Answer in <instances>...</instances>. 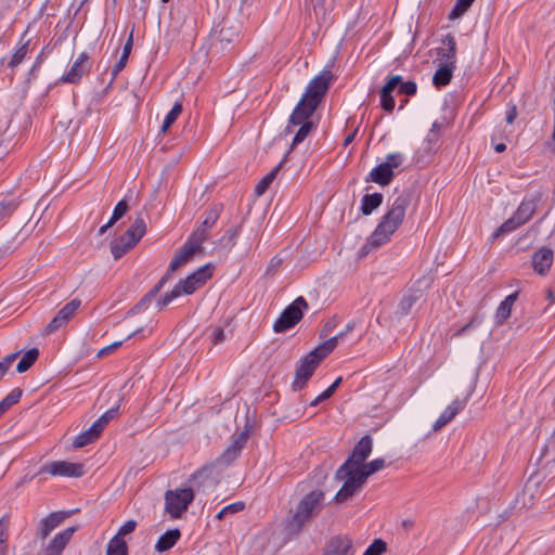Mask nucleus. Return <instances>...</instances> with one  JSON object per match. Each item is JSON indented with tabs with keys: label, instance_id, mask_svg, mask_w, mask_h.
<instances>
[{
	"label": "nucleus",
	"instance_id": "nucleus-49",
	"mask_svg": "<svg viewBox=\"0 0 555 555\" xmlns=\"http://www.w3.org/2000/svg\"><path fill=\"white\" fill-rule=\"evenodd\" d=\"M313 126V122H304V125H300V128L295 133V137L293 139L292 147L302 142L308 137Z\"/></svg>",
	"mask_w": 555,
	"mask_h": 555
},
{
	"label": "nucleus",
	"instance_id": "nucleus-18",
	"mask_svg": "<svg viewBox=\"0 0 555 555\" xmlns=\"http://www.w3.org/2000/svg\"><path fill=\"white\" fill-rule=\"evenodd\" d=\"M317 108L318 107L310 102H306V100L300 99L289 116L288 125L285 131L291 132V126L304 125V122H312L309 120V118L313 115Z\"/></svg>",
	"mask_w": 555,
	"mask_h": 555
},
{
	"label": "nucleus",
	"instance_id": "nucleus-47",
	"mask_svg": "<svg viewBox=\"0 0 555 555\" xmlns=\"http://www.w3.org/2000/svg\"><path fill=\"white\" fill-rule=\"evenodd\" d=\"M129 205L126 199H121L115 206L112 217L109 219V224H115L119 219H121L128 211Z\"/></svg>",
	"mask_w": 555,
	"mask_h": 555
},
{
	"label": "nucleus",
	"instance_id": "nucleus-45",
	"mask_svg": "<svg viewBox=\"0 0 555 555\" xmlns=\"http://www.w3.org/2000/svg\"><path fill=\"white\" fill-rule=\"evenodd\" d=\"M475 0H456L455 5L449 14L450 20L461 17L474 3Z\"/></svg>",
	"mask_w": 555,
	"mask_h": 555
},
{
	"label": "nucleus",
	"instance_id": "nucleus-43",
	"mask_svg": "<svg viewBox=\"0 0 555 555\" xmlns=\"http://www.w3.org/2000/svg\"><path fill=\"white\" fill-rule=\"evenodd\" d=\"M20 202L15 198L7 199L0 202V221L4 218L11 216L18 207Z\"/></svg>",
	"mask_w": 555,
	"mask_h": 555
},
{
	"label": "nucleus",
	"instance_id": "nucleus-32",
	"mask_svg": "<svg viewBox=\"0 0 555 555\" xmlns=\"http://www.w3.org/2000/svg\"><path fill=\"white\" fill-rule=\"evenodd\" d=\"M285 162V158H283L279 165H276L268 175H266L256 185L255 188V194L257 196H260L266 193V191L269 189L270 184L275 179L278 172L282 168L283 164Z\"/></svg>",
	"mask_w": 555,
	"mask_h": 555
},
{
	"label": "nucleus",
	"instance_id": "nucleus-15",
	"mask_svg": "<svg viewBox=\"0 0 555 555\" xmlns=\"http://www.w3.org/2000/svg\"><path fill=\"white\" fill-rule=\"evenodd\" d=\"M70 514L72 512L59 511L40 519L37 526L36 539L46 540Z\"/></svg>",
	"mask_w": 555,
	"mask_h": 555
},
{
	"label": "nucleus",
	"instance_id": "nucleus-31",
	"mask_svg": "<svg viewBox=\"0 0 555 555\" xmlns=\"http://www.w3.org/2000/svg\"><path fill=\"white\" fill-rule=\"evenodd\" d=\"M133 247H134V245H132L130 242H128L127 237H124L122 235L114 238L111 242V253L116 260L121 258L125 254L130 251Z\"/></svg>",
	"mask_w": 555,
	"mask_h": 555
},
{
	"label": "nucleus",
	"instance_id": "nucleus-39",
	"mask_svg": "<svg viewBox=\"0 0 555 555\" xmlns=\"http://www.w3.org/2000/svg\"><path fill=\"white\" fill-rule=\"evenodd\" d=\"M118 410L119 404H116L115 406L106 411L100 418H98L92 424L93 428L101 435V433L107 426V424L117 415Z\"/></svg>",
	"mask_w": 555,
	"mask_h": 555
},
{
	"label": "nucleus",
	"instance_id": "nucleus-3",
	"mask_svg": "<svg viewBox=\"0 0 555 555\" xmlns=\"http://www.w3.org/2000/svg\"><path fill=\"white\" fill-rule=\"evenodd\" d=\"M384 459H375L369 463L362 462L341 475L344 483L334 496L338 504L345 503L358 493L365 485L367 478L385 467Z\"/></svg>",
	"mask_w": 555,
	"mask_h": 555
},
{
	"label": "nucleus",
	"instance_id": "nucleus-17",
	"mask_svg": "<svg viewBox=\"0 0 555 555\" xmlns=\"http://www.w3.org/2000/svg\"><path fill=\"white\" fill-rule=\"evenodd\" d=\"M77 527H68L56 533L54 538L43 547L42 555H62L64 548L72 540Z\"/></svg>",
	"mask_w": 555,
	"mask_h": 555
},
{
	"label": "nucleus",
	"instance_id": "nucleus-2",
	"mask_svg": "<svg viewBox=\"0 0 555 555\" xmlns=\"http://www.w3.org/2000/svg\"><path fill=\"white\" fill-rule=\"evenodd\" d=\"M325 493L320 489H314L306 493L297 503L295 509L286 520V531L288 535H298L305 525L313 517H317L324 506Z\"/></svg>",
	"mask_w": 555,
	"mask_h": 555
},
{
	"label": "nucleus",
	"instance_id": "nucleus-44",
	"mask_svg": "<svg viewBox=\"0 0 555 555\" xmlns=\"http://www.w3.org/2000/svg\"><path fill=\"white\" fill-rule=\"evenodd\" d=\"M221 209H222V206H220V205L212 206L206 212V217L199 225H202V228H206L208 230L210 228H212L220 216Z\"/></svg>",
	"mask_w": 555,
	"mask_h": 555
},
{
	"label": "nucleus",
	"instance_id": "nucleus-25",
	"mask_svg": "<svg viewBox=\"0 0 555 555\" xmlns=\"http://www.w3.org/2000/svg\"><path fill=\"white\" fill-rule=\"evenodd\" d=\"M437 54L441 63L452 62L455 65L456 42L451 34L441 40V46L437 48Z\"/></svg>",
	"mask_w": 555,
	"mask_h": 555
},
{
	"label": "nucleus",
	"instance_id": "nucleus-33",
	"mask_svg": "<svg viewBox=\"0 0 555 555\" xmlns=\"http://www.w3.org/2000/svg\"><path fill=\"white\" fill-rule=\"evenodd\" d=\"M89 72L87 65L79 64L76 61L72 65L69 72L61 78L63 82L77 83L80 81L82 76Z\"/></svg>",
	"mask_w": 555,
	"mask_h": 555
},
{
	"label": "nucleus",
	"instance_id": "nucleus-19",
	"mask_svg": "<svg viewBox=\"0 0 555 555\" xmlns=\"http://www.w3.org/2000/svg\"><path fill=\"white\" fill-rule=\"evenodd\" d=\"M401 82L400 75H393L388 78L386 83L380 89V107L387 112L391 113L395 108V99L392 96V92L399 83Z\"/></svg>",
	"mask_w": 555,
	"mask_h": 555
},
{
	"label": "nucleus",
	"instance_id": "nucleus-42",
	"mask_svg": "<svg viewBox=\"0 0 555 555\" xmlns=\"http://www.w3.org/2000/svg\"><path fill=\"white\" fill-rule=\"evenodd\" d=\"M240 233V225L232 227L227 230L222 237L219 240V245L224 248H232L235 245L236 237Z\"/></svg>",
	"mask_w": 555,
	"mask_h": 555
},
{
	"label": "nucleus",
	"instance_id": "nucleus-63",
	"mask_svg": "<svg viewBox=\"0 0 555 555\" xmlns=\"http://www.w3.org/2000/svg\"><path fill=\"white\" fill-rule=\"evenodd\" d=\"M122 341H115L104 348H102L99 352H98V357L101 358V357H104L106 354H108L109 352L116 350L117 348H119L121 346Z\"/></svg>",
	"mask_w": 555,
	"mask_h": 555
},
{
	"label": "nucleus",
	"instance_id": "nucleus-16",
	"mask_svg": "<svg viewBox=\"0 0 555 555\" xmlns=\"http://www.w3.org/2000/svg\"><path fill=\"white\" fill-rule=\"evenodd\" d=\"M317 367L318 364H315L314 359L307 356L304 357L295 371V379L292 384L293 390H301L311 378Z\"/></svg>",
	"mask_w": 555,
	"mask_h": 555
},
{
	"label": "nucleus",
	"instance_id": "nucleus-5",
	"mask_svg": "<svg viewBox=\"0 0 555 555\" xmlns=\"http://www.w3.org/2000/svg\"><path fill=\"white\" fill-rule=\"evenodd\" d=\"M223 469L224 468L219 466V464L215 461L194 473L191 477L193 492H207L209 490H214L220 481V475Z\"/></svg>",
	"mask_w": 555,
	"mask_h": 555
},
{
	"label": "nucleus",
	"instance_id": "nucleus-26",
	"mask_svg": "<svg viewBox=\"0 0 555 555\" xmlns=\"http://www.w3.org/2000/svg\"><path fill=\"white\" fill-rule=\"evenodd\" d=\"M196 253H201L195 246L185 242L183 247L176 254L170 262V271H176L184 266Z\"/></svg>",
	"mask_w": 555,
	"mask_h": 555
},
{
	"label": "nucleus",
	"instance_id": "nucleus-48",
	"mask_svg": "<svg viewBox=\"0 0 555 555\" xmlns=\"http://www.w3.org/2000/svg\"><path fill=\"white\" fill-rule=\"evenodd\" d=\"M28 44H29V41H26L14 52L11 61L9 62L10 67L14 68L23 62L26 54L28 53Z\"/></svg>",
	"mask_w": 555,
	"mask_h": 555
},
{
	"label": "nucleus",
	"instance_id": "nucleus-13",
	"mask_svg": "<svg viewBox=\"0 0 555 555\" xmlns=\"http://www.w3.org/2000/svg\"><path fill=\"white\" fill-rule=\"evenodd\" d=\"M40 473H48L51 476L62 477H81L83 475V465L66 461H54L43 465Z\"/></svg>",
	"mask_w": 555,
	"mask_h": 555
},
{
	"label": "nucleus",
	"instance_id": "nucleus-12",
	"mask_svg": "<svg viewBox=\"0 0 555 555\" xmlns=\"http://www.w3.org/2000/svg\"><path fill=\"white\" fill-rule=\"evenodd\" d=\"M249 438V430L246 427L238 434H234L231 437L230 446L223 451V453L216 460L219 466L224 469L232 464L241 454L242 450L245 448L247 440Z\"/></svg>",
	"mask_w": 555,
	"mask_h": 555
},
{
	"label": "nucleus",
	"instance_id": "nucleus-54",
	"mask_svg": "<svg viewBox=\"0 0 555 555\" xmlns=\"http://www.w3.org/2000/svg\"><path fill=\"white\" fill-rule=\"evenodd\" d=\"M512 308L504 302H501L496 309V323L502 324L511 315Z\"/></svg>",
	"mask_w": 555,
	"mask_h": 555
},
{
	"label": "nucleus",
	"instance_id": "nucleus-35",
	"mask_svg": "<svg viewBox=\"0 0 555 555\" xmlns=\"http://www.w3.org/2000/svg\"><path fill=\"white\" fill-rule=\"evenodd\" d=\"M38 357H39V350L37 348H31V349L27 350L24 353V356L22 357V359L18 361V363L16 365V371L18 373H25L34 365V363L37 361Z\"/></svg>",
	"mask_w": 555,
	"mask_h": 555
},
{
	"label": "nucleus",
	"instance_id": "nucleus-52",
	"mask_svg": "<svg viewBox=\"0 0 555 555\" xmlns=\"http://www.w3.org/2000/svg\"><path fill=\"white\" fill-rule=\"evenodd\" d=\"M399 90V93L405 94V95H414L417 91V86L414 81H403L401 78V82L397 87Z\"/></svg>",
	"mask_w": 555,
	"mask_h": 555
},
{
	"label": "nucleus",
	"instance_id": "nucleus-61",
	"mask_svg": "<svg viewBox=\"0 0 555 555\" xmlns=\"http://www.w3.org/2000/svg\"><path fill=\"white\" fill-rule=\"evenodd\" d=\"M517 115L518 113L516 105L514 103H508L506 112V122L509 125L513 124Z\"/></svg>",
	"mask_w": 555,
	"mask_h": 555
},
{
	"label": "nucleus",
	"instance_id": "nucleus-27",
	"mask_svg": "<svg viewBox=\"0 0 555 555\" xmlns=\"http://www.w3.org/2000/svg\"><path fill=\"white\" fill-rule=\"evenodd\" d=\"M181 537V532L178 528L169 529L159 537L155 544V551L157 553H165L176 545Z\"/></svg>",
	"mask_w": 555,
	"mask_h": 555
},
{
	"label": "nucleus",
	"instance_id": "nucleus-46",
	"mask_svg": "<svg viewBox=\"0 0 555 555\" xmlns=\"http://www.w3.org/2000/svg\"><path fill=\"white\" fill-rule=\"evenodd\" d=\"M22 389L21 388H14L1 402L0 406L1 409L7 412L12 405L17 403L22 397Z\"/></svg>",
	"mask_w": 555,
	"mask_h": 555
},
{
	"label": "nucleus",
	"instance_id": "nucleus-1",
	"mask_svg": "<svg viewBox=\"0 0 555 555\" xmlns=\"http://www.w3.org/2000/svg\"><path fill=\"white\" fill-rule=\"evenodd\" d=\"M413 198V191L403 190L390 204L389 210L382 217L375 231L369 237L366 244L361 248V255L365 256L373 249L386 244L390 236L397 231L402 223L405 210L410 206Z\"/></svg>",
	"mask_w": 555,
	"mask_h": 555
},
{
	"label": "nucleus",
	"instance_id": "nucleus-20",
	"mask_svg": "<svg viewBox=\"0 0 555 555\" xmlns=\"http://www.w3.org/2000/svg\"><path fill=\"white\" fill-rule=\"evenodd\" d=\"M351 548V539L346 535H335L327 541L322 555H351L349 554Z\"/></svg>",
	"mask_w": 555,
	"mask_h": 555
},
{
	"label": "nucleus",
	"instance_id": "nucleus-21",
	"mask_svg": "<svg viewBox=\"0 0 555 555\" xmlns=\"http://www.w3.org/2000/svg\"><path fill=\"white\" fill-rule=\"evenodd\" d=\"M542 198V193H535L531 198L524 199L514 216L522 224L528 222L537 210L538 203Z\"/></svg>",
	"mask_w": 555,
	"mask_h": 555
},
{
	"label": "nucleus",
	"instance_id": "nucleus-56",
	"mask_svg": "<svg viewBox=\"0 0 555 555\" xmlns=\"http://www.w3.org/2000/svg\"><path fill=\"white\" fill-rule=\"evenodd\" d=\"M137 521L133 519H130L126 521L118 530L117 534L115 537L122 538L135 530Z\"/></svg>",
	"mask_w": 555,
	"mask_h": 555
},
{
	"label": "nucleus",
	"instance_id": "nucleus-14",
	"mask_svg": "<svg viewBox=\"0 0 555 555\" xmlns=\"http://www.w3.org/2000/svg\"><path fill=\"white\" fill-rule=\"evenodd\" d=\"M81 306V300L75 298L66 304L62 309L59 310L56 315L51 320V322L46 326V334H53L59 331L61 327L66 325L68 321L74 317L79 307Z\"/></svg>",
	"mask_w": 555,
	"mask_h": 555
},
{
	"label": "nucleus",
	"instance_id": "nucleus-7",
	"mask_svg": "<svg viewBox=\"0 0 555 555\" xmlns=\"http://www.w3.org/2000/svg\"><path fill=\"white\" fill-rule=\"evenodd\" d=\"M242 23L229 14L214 30L215 47L224 50L228 44L235 42L241 35Z\"/></svg>",
	"mask_w": 555,
	"mask_h": 555
},
{
	"label": "nucleus",
	"instance_id": "nucleus-9",
	"mask_svg": "<svg viewBox=\"0 0 555 555\" xmlns=\"http://www.w3.org/2000/svg\"><path fill=\"white\" fill-rule=\"evenodd\" d=\"M194 499L192 488L168 490L165 494V509L172 518H179Z\"/></svg>",
	"mask_w": 555,
	"mask_h": 555
},
{
	"label": "nucleus",
	"instance_id": "nucleus-36",
	"mask_svg": "<svg viewBox=\"0 0 555 555\" xmlns=\"http://www.w3.org/2000/svg\"><path fill=\"white\" fill-rule=\"evenodd\" d=\"M10 516L8 514L0 518V555H7L9 545Z\"/></svg>",
	"mask_w": 555,
	"mask_h": 555
},
{
	"label": "nucleus",
	"instance_id": "nucleus-40",
	"mask_svg": "<svg viewBox=\"0 0 555 555\" xmlns=\"http://www.w3.org/2000/svg\"><path fill=\"white\" fill-rule=\"evenodd\" d=\"M208 229L198 225L197 229L189 236L186 242L202 251V244L208 238Z\"/></svg>",
	"mask_w": 555,
	"mask_h": 555
},
{
	"label": "nucleus",
	"instance_id": "nucleus-64",
	"mask_svg": "<svg viewBox=\"0 0 555 555\" xmlns=\"http://www.w3.org/2000/svg\"><path fill=\"white\" fill-rule=\"evenodd\" d=\"M132 46H133V34L131 31L129 37H128V39H127V41H126V43H125V46H124V48H122L121 54L124 56L126 55V56L129 57V55L131 53V50H132Z\"/></svg>",
	"mask_w": 555,
	"mask_h": 555
},
{
	"label": "nucleus",
	"instance_id": "nucleus-55",
	"mask_svg": "<svg viewBox=\"0 0 555 555\" xmlns=\"http://www.w3.org/2000/svg\"><path fill=\"white\" fill-rule=\"evenodd\" d=\"M403 162V156L400 153H391L386 156V160L384 164H389L390 169L393 171L395 168H398Z\"/></svg>",
	"mask_w": 555,
	"mask_h": 555
},
{
	"label": "nucleus",
	"instance_id": "nucleus-50",
	"mask_svg": "<svg viewBox=\"0 0 555 555\" xmlns=\"http://www.w3.org/2000/svg\"><path fill=\"white\" fill-rule=\"evenodd\" d=\"M331 353V350L326 347V345L323 343L319 345L317 348H314L312 351H310L307 357L314 359L315 364L319 365V363L326 358Z\"/></svg>",
	"mask_w": 555,
	"mask_h": 555
},
{
	"label": "nucleus",
	"instance_id": "nucleus-30",
	"mask_svg": "<svg viewBox=\"0 0 555 555\" xmlns=\"http://www.w3.org/2000/svg\"><path fill=\"white\" fill-rule=\"evenodd\" d=\"M382 193L365 194L362 197L361 211L364 216L371 215L383 203Z\"/></svg>",
	"mask_w": 555,
	"mask_h": 555
},
{
	"label": "nucleus",
	"instance_id": "nucleus-10",
	"mask_svg": "<svg viewBox=\"0 0 555 555\" xmlns=\"http://www.w3.org/2000/svg\"><path fill=\"white\" fill-rule=\"evenodd\" d=\"M333 80L334 75L331 70H323L320 75L310 80L301 99L318 107L327 93Z\"/></svg>",
	"mask_w": 555,
	"mask_h": 555
},
{
	"label": "nucleus",
	"instance_id": "nucleus-6",
	"mask_svg": "<svg viewBox=\"0 0 555 555\" xmlns=\"http://www.w3.org/2000/svg\"><path fill=\"white\" fill-rule=\"evenodd\" d=\"M308 309V302L302 297H297L291 305H288L280 318L273 324L275 333H283L295 326L304 317V310Z\"/></svg>",
	"mask_w": 555,
	"mask_h": 555
},
{
	"label": "nucleus",
	"instance_id": "nucleus-60",
	"mask_svg": "<svg viewBox=\"0 0 555 555\" xmlns=\"http://www.w3.org/2000/svg\"><path fill=\"white\" fill-rule=\"evenodd\" d=\"M244 508L245 503L240 501L224 506L223 512H228V514H235L243 511Z\"/></svg>",
	"mask_w": 555,
	"mask_h": 555
},
{
	"label": "nucleus",
	"instance_id": "nucleus-11",
	"mask_svg": "<svg viewBox=\"0 0 555 555\" xmlns=\"http://www.w3.org/2000/svg\"><path fill=\"white\" fill-rule=\"evenodd\" d=\"M429 285L428 278L420 279L415 285L409 288L408 293L403 295L398 305L396 314L399 317L409 315L413 308L423 299L424 292Z\"/></svg>",
	"mask_w": 555,
	"mask_h": 555
},
{
	"label": "nucleus",
	"instance_id": "nucleus-24",
	"mask_svg": "<svg viewBox=\"0 0 555 555\" xmlns=\"http://www.w3.org/2000/svg\"><path fill=\"white\" fill-rule=\"evenodd\" d=\"M466 400L455 399L447 409L442 412V414L435 422L433 429L435 431L441 429L444 425L451 422L455 415L465 408Z\"/></svg>",
	"mask_w": 555,
	"mask_h": 555
},
{
	"label": "nucleus",
	"instance_id": "nucleus-23",
	"mask_svg": "<svg viewBox=\"0 0 555 555\" xmlns=\"http://www.w3.org/2000/svg\"><path fill=\"white\" fill-rule=\"evenodd\" d=\"M395 173L390 169L389 164H379L373 170L369 173V176L365 178L366 182H374L379 185H388L391 180L393 179Z\"/></svg>",
	"mask_w": 555,
	"mask_h": 555
},
{
	"label": "nucleus",
	"instance_id": "nucleus-53",
	"mask_svg": "<svg viewBox=\"0 0 555 555\" xmlns=\"http://www.w3.org/2000/svg\"><path fill=\"white\" fill-rule=\"evenodd\" d=\"M165 284L159 280L154 287L144 295L141 299V305H150V302L157 296V294L163 289Z\"/></svg>",
	"mask_w": 555,
	"mask_h": 555
},
{
	"label": "nucleus",
	"instance_id": "nucleus-41",
	"mask_svg": "<svg viewBox=\"0 0 555 555\" xmlns=\"http://www.w3.org/2000/svg\"><path fill=\"white\" fill-rule=\"evenodd\" d=\"M182 112V104L180 102H176L169 113L166 115L163 126L160 128V132L165 133L168 128L177 120L178 116Z\"/></svg>",
	"mask_w": 555,
	"mask_h": 555
},
{
	"label": "nucleus",
	"instance_id": "nucleus-4",
	"mask_svg": "<svg viewBox=\"0 0 555 555\" xmlns=\"http://www.w3.org/2000/svg\"><path fill=\"white\" fill-rule=\"evenodd\" d=\"M215 266L212 263H207L186 276V279L181 280L170 292L165 293L162 297L158 298L156 302L158 310H163L181 294H193L197 288L203 286L208 279L211 278Z\"/></svg>",
	"mask_w": 555,
	"mask_h": 555
},
{
	"label": "nucleus",
	"instance_id": "nucleus-62",
	"mask_svg": "<svg viewBox=\"0 0 555 555\" xmlns=\"http://www.w3.org/2000/svg\"><path fill=\"white\" fill-rule=\"evenodd\" d=\"M224 331L222 327H216L211 334V340L215 345L220 344L224 340Z\"/></svg>",
	"mask_w": 555,
	"mask_h": 555
},
{
	"label": "nucleus",
	"instance_id": "nucleus-28",
	"mask_svg": "<svg viewBox=\"0 0 555 555\" xmlns=\"http://www.w3.org/2000/svg\"><path fill=\"white\" fill-rule=\"evenodd\" d=\"M146 232V224L142 216L140 215L130 228L122 234L124 237H127L128 242L132 245H137L143 235Z\"/></svg>",
	"mask_w": 555,
	"mask_h": 555
},
{
	"label": "nucleus",
	"instance_id": "nucleus-34",
	"mask_svg": "<svg viewBox=\"0 0 555 555\" xmlns=\"http://www.w3.org/2000/svg\"><path fill=\"white\" fill-rule=\"evenodd\" d=\"M100 434L96 431L91 425L89 429L79 434L73 441V447L75 449L86 447L99 438Z\"/></svg>",
	"mask_w": 555,
	"mask_h": 555
},
{
	"label": "nucleus",
	"instance_id": "nucleus-59",
	"mask_svg": "<svg viewBox=\"0 0 555 555\" xmlns=\"http://www.w3.org/2000/svg\"><path fill=\"white\" fill-rule=\"evenodd\" d=\"M127 61H128V56H124L122 54L120 55L118 62L114 65L113 69H112V81H114L117 77V75L119 74V72H121L126 64H127Z\"/></svg>",
	"mask_w": 555,
	"mask_h": 555
},
{
	"label": "nucleus",
	"instance_id": "nucleus-8",
	"mask_svg": "<svg viewBox=\"0 0 555 555\" xmlns=\"http://www.w3.org/2000/svg\"><path fill=\"white\" fill-rule=\"evenodd\" d=\"M373 441L369 435L363 436L352 449L350 455L345 463L336 470L335 479L341 481V475L347 470L359 466L362 462H365L372 453Z\"/></svg>",
	"mask_w": 555,
	"mask_h": 555
},
{
	"label": "nucleus",
	"instance_id": "nucleus-29",
	"mask_svg": "<svg viewBox=\"0 0 555 555\" xmlns=\"http://www.w3.org/2000/svg\"><path fill=\"white\" fill-rule=\"evenodd\" d=\"M455 65H453L452 62L441 63L439 68L434 74L433 83L437 88L447 86L451 81Z\"/></svg>",
	"mask_w": 555,
	"mask_h": 555
},
{
	"label": "nucleus",
	"instance_id": "nucleus-58",
	"mask_svg": "<svg viewBox=\"0 0 555 555\" xmlns=\"http://www.w3.org/2000/svg\"><path fill=\"white\" fill-rule=\"evenodd\" d=\"M284 259L280 256H274L269 264H268V268H267V271H266V274L269 275V274H274L279 268L281 267V264L283 263Z\"/></svg>",
	"mask_w": 555,
	"mask_h": 555
},
{
	"label": "nucleus",
	"instance_id": "nucleus-22",
	"mask_svg": "<svg viewBox=\"0 0 555 555\" xmlns=\"http://www.w3.org/2000/svg\"><path fill=\"white\" fill-rule=\"evenodd\" d=\"M553 263V250L551 248L543 247L534 253L532 258V264L535 272L544 275L551 269Z\"/></svg>",
	"mask_w": 555,
	"mask_h": 555
},
{
	"label": "nucleus",
	"instance_id": "nucleus-57",
	"mask_svg": "<svg viewBox=\"0 0 555 555\" xmlns=\"http://www.w3.org/2000/svg\"><path fill=\"white\" fill-rule=\"evenodd\" d=\"M21 352H22V350L10 353L7 357H4L2 361H0V366H2V372L4 374L8 372L9 367L15 361V359L20 356Z\"/></svg>",
	"mask_w": 555,
	"mask_h": 555
},
{
	"label": "nucleus",
	"instance_id": "nucleus-51",
	"mask_svg": "<svg viewBox=\"0 0 555 555\" xmlns=\"http://www.w3.org/2000/svg\"><path fill=\"white\" fill-rule=\"evenodd\" d=\"M387 550V544L382 539H376L374 542L365 550L363 555H382Z\"/></svg>",
	"mask_w": 555,
	"mask_h": 555
},
{
	"label": "nucleus",
	"instance_id": "nucleus-38",
	"mask_svg": "<svg viewBox=\"0 0 555 555\" xmlns=\"http://www.w3.org/2000/svg\"><path fill=\"white\" fill-rule=\"evenodd\" d=\"M522 223L516 219L515 216L503 222L492 234V240H496L500 236L511 233L518 229Z\"/></svg>",
	"mask_w": 555,
	"mask_h": 555
},
{
	"label": "nucleus",
	"instance_id": "nucleus-37",
	"mask_svg": "<svg viewBox=\"0 0 555 555\" xmlns=\"http://www.w3.org/2000/svg\"><path fill=\"white\" fill-rule=\"evenodd\" d=\"M106 555H128L126 541L119 537H113L108 542Z\"/></svg>",
	"mask_w": 555,
	"mask_h": 555
}]
</instances>
